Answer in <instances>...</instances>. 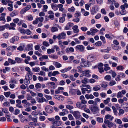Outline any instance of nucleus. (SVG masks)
<instances>
[{
  "label": "nucleus",
  "instance_id": "obj_50",
  "mask_svg": "<svg viewBox=\"0 0 128 128\" xmlns=\"http://www.w3.org/2000/svg\"><path fill=\"white\" fill-rule=\"evenodd\" d=\"M82 82L84 84H86L88 82V79L87 78H85L82 81Z\"/></svg>",
  "mask_w": 128,
  "mask_h": 128
},
{
  "label": "nucleus",
  "instance_id": "obj_26",
  "mask_svg": "<svg viewBox=\"0 0 128 128\" xmlns=\"http://www.w3.org/2000/svg\"><path fill=\"white\" fill-rule=\"evenodd\" d=\"M9 26L8 24H6L4 26H0V31L4 30L5 28H8Z\"/></svg>",
  "mask_w": 128,
  "mask_h": 128
},
{
  "label": "nucleus",
  "instance_id": "obj_10",
  "mask_svg": "<svg viewBox=\"0 0 128 128\" xmlns=\"http://www.w3.org/2000/svg\"><path fill=\"white\" fill-rule=\"evenodd\" d=\"M80 99L81 100V102L83 104H86L87 103V101L85 100V98L83 96H82L80 97Z\"/></svg>",
  "mask_w": 128,
  "mask_h": 128
},
{
  "label": "nucleus",
  "instance_id": "obj_3",
  "mask_svg": "<svg viewBox=\"0 0 128 128\" xmlns=\"http://www.w3.org/2000/svg\"><path fill=\"white\" fill-rule=\"evenodd\" d=\"M95 58L94 56L92 55H89L87 58V62L88 65L90 62H92L94 60Z\"/></svg>",
  "mask_w": 128,
  "mask_h": 128
},
{
  "label": "nucleus",
  "instance_id": "obj_18",
  "mask_svg": "<svg viewBox=\"0 0 128 128\" xmlns=\"http://www.w3.org/2000/svg\"><path fill=\"white\" fill-rule=\"evenodd\" d=\"M81 90L82 91V92L83 94H84L85 93L86 91H87V92L88 93H90L91 91L90 90H88L86 88H81Z\"/></svg>",
  "mask_w": 128,
  "mask_h": 128
},
{
  "label": "nucleus",
  "instance_id": "obj_7",
  "mask_svg": "<svg viewBox=\"0 0 128 128\" xmlns=\"http://www.w3.org/2000/svg\"><path fill=\"white\" fill-rule=\"evenodd\" d=\"M76 48L80 52H82L84 50V47L82 45H78L76 47Z\"/></svg>",
  "mask_w": 128,
  "mask_h": 128
},
{
  "label": "nucleus",
  "instance_id": "obj_43",
  "mask_svg": "<svg viewBox=\"0 0 128 128\" xmlns=\"http://www.w3.org/2000/svg\"><path fill=\"white\" fill-rule=\"evenodd\" d=\"M32 70L34 72H39L40 70V68L39 67H36L32 68Z\"/></svg>",
  "mask_w": 128,
  "mask_h": 128
},
{
  "label": "nucleus",
  "instance_id": "obj_56",
  "mask_svg": "<svg viewBox=\"0 0 128 128\" xmlns=\"http://www.w3.org/2000/svg\"><path fill=\"white\" fill-rule=\"evenodd\" d=\"M4 95L7 98H8L11 94L10 92H5L4 93Z\"/></svg>",
  "mask_w": 128,
  "mask_h": 128
},
{
  "label": "nucleus",
  "instance_id": "obj_22",
  "mask_svg": "<svg viewBox=\"0 0 128 128\" xmlns=\"http://www.w3.org/2000/svg\"><path fill=\"white\" fill-rule=\"evenodd\" d=\"M85 97L87 99H92L94 98V97L92 94L89 95L88 94L85 95Z\"/></svg>",
  "mask_w": 128,
  "mask_h": 128
},
{
  "label": "nucleus",
  "instance_id": "obj_2",
  "mask_svg": "<svg viewBox=\"0 0 128 128\" xmlns=\"http://www.w3.org/2000/svg\"><path fill=\"white\" fill-rule=\"evenodd\" d=\"M46 111L48 113H52L53 112V107L51 106L48 105L46 106L45 108Z\"/></svg>",
  "mask_w": 128,
  "mask_h": 128
},
{
  "label": "nucleus",
  "instance_id": "obj_5",
  "mask_svg": "<svg viewBox=\"0 0 128 128\" xmlns=\"http://www.w3.org/2000/svg\"><path fill=\"white\" fill-rule=\"evenodd\" d=\"M66 34L64 32H62L61 33L59 34L57 37V38L58 40L64 39L66 38Z\"/></svg>",
  "mask_w": 128,
  "mask_h": 128
},
{
  "label": "nucleus",
  "instance_id": "obj_9",
  "mask_svg": "<svg viewBox=\"0 0 128 128\" xmlns=\"http://www.w3.org/2000/svg\"><path fill=\"white\" fill-rule=\"evenodd\" d=\"M104 122L105 124H108V126L109 128H111L113 126L112 122H110L108 120H105L104 121Z\"/></svg>",
  "mask_w": 128,
  "mask_h": 128
},
{
  "label": "nucleus",
  "instance_id": "obj_49",
  "mask_svg": "<svg viewBox=\"0 0 128 128\" xmlns=\"http://www.w3.org/2000/svg\"><path fill=\"white\" fill-rule=\"evenodd\" d=\"M104 79L106 80L110 81L111 80V76L110 75H108L105 76Z\"/></svg>",
  "mask_w": 128,
  "mask_h": 128
},
{
  "label": "nucleus",
  "instance_id": "obj_52",
  "mask_svg": "<svg viewBox=\"0 0 128 128\" xmlns=\"http://www.w3.org/2000/svg\"><path fill=\"white\" fill-rule=\"evenodd\" d=\"M51 30L52 32H56L58 31V29L57 28L54 27L52 28Z\"/></svg>",
  "mask_w": 128,
  "mask_h": 128
},
{
  "label": "nucleus",
  "instance_id": "obj_34",
  "mask_svg": "<svg viewBox=\"0 0 128 128\" xmlns=\"http://www.w3.org/2000/svg\"><path fill=\"white\" fill-rule=\"evenodd\" d=\"M54 64L57 68H59L62 66L61 64L57 62H54Z\"/></svg>",
  "mask_w": 128,
  "mask_h": 128
},
{
  "label": "nucleus",
  "instance_id": "obj_35",
  "mask_svg": "<svg viewBox=\"0 0 128 128\" xmlns=\"http://www.w3.org/2000/svg\"><path fill=\"white\" fill-rule=\"evenodd\" d=\"M8 61L10 63L12 64H14L16 63V62L15 61L10 58L8 59Z\"/></svg>",
  "mask_w": 128,
  "mask_h": 128
},
{
  "label": "nucleus",
  "instance_id": "obj_55",
  "mask_svg": "<svg viewBox=\"0 0 128 128\" xmlns=\"http://www.w3.org/2000/svg\"><path fill=\"white\" fill-rule=\"evenodd\" d=\"M28 20L29 21H32L33 20V16L32 15H30L27 17Z\"/></svg>",
  "mask_w": 128,
  "mask_h": 128
},
{
  "label": "nucleus",
  "instance_id": "obj_37",
  "mask_svg": "<svg viewBox=\"0 0 128 128\" xmlns=\"http://www.w3.org/2000/svg\"><path fill=\"white\" fill-rule=\"evenodd\" d=\"M55 52L54 49H49L47 50V52L48 54H51L52 53H54Z\"/></svg>",
  "mask_w": 128,
  "mask_h": 128
},
{
  "label": "nucleus",
  "instance_id": "obj_51",
  "mask_svg": "<svg viewBox=\"0 0 128 128\" xmlns=\"http://www.w3.org/2000/svg\"><path fill=\"white\" fill-rule=\"evenodd\" d=\"M6 50L8 52H9L10 51L13 52L14 50L12 49L11 46H9L6 49Z\"/></svg>",
  "mask_w": 128,
  "mask_h": 128
},
{
  "label": "nucleus",
  "instance_id": "obj_53",
  "mask_svg": "<svg viewBox=\"0 0 128 128\" xmlns=\"http://www.w3.org/2000/svg\"><path fill=\"white\" fill-rule=\"evenodd\" d=\"M66 108L70 110H72L74 108V107L70 105H67L66 106Z\"/></svg>",
  "mask_w": 128,
  "mask_h": 128
},
{
  "label": "nucleus",
  "instance_id": "obj_64",
  "mask_svg": "<svg viewBox=\"0 0 128 128\" xmlns=\"http://www.w3.org/2000/svg\"><path fill=\"white\" fill-rule=\"evenodd\" d=\"M25 33L28 35H30L32 34V32L29 30L28 29L26 30Z\"/></svg>",
  "mask_w": 128,
  "mask_h": 128
},
{
  "label": "nucleus",
  "instance_id": "obj_17",
  "mask_svg": "<svg viewBox=\"0 0 128 128\" xmlns=\"http://www.w3.org/2000/svg\"><path fill=\"white\" fill-rule=\"evenodd\" d=\"M62 122L58 121H55L52 123V124L53 125H55L56 126H59L62 124Z\"/></svg>",
  "mask_w": 128,
  "mask_h": 128
},
{
  "label": "nucleus",
  "instance_id": "obj_33",
  "mask_svg": "<svg viewBox=\"0 0 128 128\" xmlns=\"http://www.w3.org/2000/svg\"><path fill=\"white\" fill-rule=\"evenodd\" d=\"M42 57L40 58L39 60L40 61H43L44 59H46L48 58V56L47 55H42Z\"/></svg>",
  "mask_w": 128,
  "mask_h": 128
},
{
  "label": "nucleus",
  "instance_id": "obj_4",
  "mask_svg": "<svg viewBox=\"0 0 128 128\" xmlns=\"http://www.w3.org/2000/svg\"><path fill=\"white\" fill-rule=\"evenodd\" d=\"M31 6L30 5H28L25 8H23L22 10L20 12L21 14H23L26 12L30 10L31 8Z\"/></svg>",
  "mask_w": 128,
  "mask_h": 128
},
{
  "label": "nucleus",
  "instance_id": "obj_8",
  "mask_svg": "<svg viewBox=\"0 0 128 128\" xmlns=\"http://www.w3.org/2000/svg\"><path fill=\"white\" fill-rule=\"evenodd\" d=\"M19 38L18 36H15L10 40V42L11 43H13L14 42L18 41Z\"/></svg>",
  "mask_w": 128,
  "mask_h": 128
},
{
  "label": "nucleus",
  "instance_id": "obj_63",
  "mask_svg": "<svg viewBox=\"0 0 128 128\" xmlns=\"http://www.w3.org/2000/svg\"><path fill=\"white\" fill-rule=\"evenodd\" d=\"M43 11L45 12H47V10L48 8V6L47 5H45L43 6Z\"/></svg>",
  "mask_w": 128,
  "mask_h": 128
},
{
  "label": "nucleus",
  "instance_id": "obj_16",
  "mask_svg": "<svg viewBox=\"0 0 128 128\" xmlns=\"http://www.w3.org/2000/svg\"><path fill=\"white\" fill-rule=\"evenodd\" d=\"M66 16V14H62L63 16L60 18L59 22L60 23H63L64 22L65 19L64 17Z\"/></svg>",
  "mask_w": 128,
  "mask_h": 128
},
{
  "label": "nucleus",
  "instance_id": "obj_32",
  "mask_svg": "<svg viewBox=\"0 0 128 128\" xmlns=\"http://www.w3.org/2000/svg\"><path fill=\"white\" fill-rule=\"evenodd\" d=\"M90 30L92 32V36L95 35V33L97 32L98 31V30L97 29H93L92 28L90 29Z\"/></svg>",
  "mask_w": 128,
  "mask_h": 128
},
{
  "label": "nucleus",
  "instance_id": "obj_1",
  "mask_svg": "<svg viewBox=\"0 0 128 128\" xmlns=\"http://www.w3.org/2000/svg\"><path fill=\"white\" fill-rule=\"evenodd\" d=\"M90 109L92 112L94 114L98 113L100 111V109L97 106H92Z\"/></svg>",
  "mask_w": 128,
  "mask_h": 128
},
{
  "label": "nucleus",
  "instance_id": "obj_47",
  "mask_svg": "<svg viewBox=\"0 0 128 128\" xmlns=\"http://www.w3.org/2000/svg\"><path fill=\"white\" fill-rule=\"evenodd\" d=\"M115 122H116L117 123L119 124H122V120L119 119H116L115 120Z\"/></svg>",
  "mask_w": 128,
  "mask_h": 128
},
{
  "label": "nucleus",
  "instance_id": "obj_14",
  "mask_svg": "<svg viewBox=\"0 0 128 128\" xmlns=\"http://www.w3.org/2000/svg\"><path fill=\"white\" fill-rule=\"evenodd\" d=\"M16 102L17 103L16 105V106L17 107L20 108H23V106L20 105V104L22 103V102L21 100H18L16 101Z\"/></svg>",
  "mask_w": 128,
  "mask_h": 128
},
{
  "label": "nucleus",
  "instance_id": "obj_28",
  "mask_svg": "<svg viewBox=\"0 0 128 128\" xmlns=\"http://www.w3.org/2000/svg\"><path fill=\"white\" fill-rule=\"evenodd\" d=\"M2 2L3 4L4 5H6L7 4L12 3V2L10 0H2Z\"/></svg>",
  "mask_w": 128,
  "mask_h": 128
},
{
  "label": "nucleus",
  "instance_id": "obj_57",
  "mask_svg": "<svg viewBox=\"0 0 128 128\" xmlns=\"http://www.w3.org/2000/svg\"><path fill=\"white\" fill-rule=\"evenodd\" d=\"M41 85L40 83L36 84L35 86L36 88L38 90L40 89L41 87Z\"/></svg>",
  "mask_w": 128,
  "mask_h": 128
},
{
  "label": "nucleus",
  "instance_id": "obj_23",
  "mask_svg": "<svg viewBox=\"0 0 128 128\" xmlns=\"http://www.w3.org/2000/svg\"><path fill=\"white\" fill-rule=\"evenodd\" d=\"M93 89L94 91H97L100 90L101 87L100 85H97L94 87L93 88Z\"/></svg>",
  "mask_w": 128,
  "mask_h": 128
},
{
  "label": "nucleus",
  "instance_id": "obj_6",
  "mask_svg": "<svg viewBox=\"0 0 128 128\" xmlns=\"http://www.w3.org/2000/svg\"><path fill=\"white\" fill-rule=\"evenodd\" d=\"M98 10V7L96 6H94L93 7L91 10V14H94L95 13H96Z\"/></svg>",
  "mask_w": 128,
  "mask_h": 128
},
{
  "label": "nucleus",
  "instance_id": "obj_25",
  "mask_svg": "<svg viewBox=\"0 0 128 128\" xmlns=\"http://www.w3.org/2000/svg\"><path fill=\"white\" fill-rule=\"evenodd\" d=\"M90 71L89 70H86L83 71V74H85V76L87 77H89L90 76V74H89Z\"/></svg>",
  "mask_w": 128,
  "mask_h": 128
},
{
  "label": "nucleus",
  "instance_id": "obj_40",
  "mask_svg": "<svg viewBox=\"0 0 128 128\" xmlns=\"http://www.w3.org/2000/svg\"><path fill=\"white\" fill-rule=\"evenodd\" d=\"M105 68L104 70L105 71H106L107 70H110V68L108 66V64H105L104 65Z\"/></svg>",
  "mask_w": 128,
  "mask_h": 128
},
{
  "label": "nucleus",
  "instance_id": "obj_48",
  "mask_svg": "<svg viewBox=\"0 0 128 128\" xmlns=\"http://www.w3.org/2000/svg\"><path fill=\"white\" fill-rule=\"evenodd\" d=\"M124 69V67L122 66H119L116 68V69L118 70H122Z\"/></svg>",
  "mask_w": 128,
  "mask_h": 128
},
{
  "label": "nucleus",
  "instance_id": "obj_13",
  "mask_svg": "<svg viewBox=\"0 0 128 128\" xmlns=\"http://www.w3.org/2000/svg\"><path fill=\"white\" fill-rule=\"evenodd\" d=\"M6 15V14L3 13L1 14V16L0 17V21H4V22H6L5 16Z\"/></svg>",
  "mask_w": 128,
  "mask_h": 128
},
{
  "label": "nucleus",
  "instance_id": "obj_15",
  "mask_svg": "<svg viewBox=\"0 0 128 128\" xmlns=\"http://www.w3.org/2000/svg\"><path fill=\"white\" fill-rule=\"evenodd\" d=\"M78 27L77 26H74L72 28V29L74 30V32L76 34H78L79 32V30L78 29Z\"/></svg>",
  "mask_w": 128,
  "mask_h": 128
},
{
  "label": "nucleus",
  "instance_id": "obj_30",
  "mask_svg": "<svg viewBox=\"0 0 128 128\" xmlns=\"http://www.w3.org/2000/svg\"><path fill=\"white\" fill-rule=\"evenodd\" d=\"M105 118L106 119H109L110 121H112L114 118L113 116H112L110 115H107L105 116Z\"/></svg>",
  "mask_w": 128,
  "mask_h": 128
},
{
  "label": "nucleus",
  "instance_id": "obj_31",
  "mask_svg": "<svg viewBox=\"0 0 128 128\" xmlns=\"http://www.w3.org/2000/svg\"><path fill=\"white\" fill-rule=\"evenodd\" d=\"M33 45L32 44H28L27 46L26 50L28 51L32 49Z\"/></svg>",
  "mask_w": 128,
  "mask_h": 128
},
{
  "label": "nucleus",
  "instance_id": "obj_45",
  "mask_svg": "<svg viewBox=\"0 0 128 128\" xmlns=\"http://www.w3.org/2000/svg\"><path fill=\"white\" fill-rule=\"evenodd\" d=\"M25 70L26 71H27L31 75L32 74V73L31 71V70L30 68L28 67H26L25 68Z\"/></svg>",
  "mask_w": 128,
  "mask_h": 128
},
{
  "label": "nucleus",
  "instance_id": "obj_29",
  "mask_svg": "<svg viewBox=\"0 0 128 128\" xmlns=\"http://www.w3.org/2000/svg\"><path fill=\"white\" fill-rule=\"evenodd\" d=\"M101 86L102 88L106 89L108 86V83L106 82H103L101 84Z\"/></svg>",
  "mask_w": 128,
  "mask_h": 128
},
{
  "label": "nucleus",
  "instance_id": "obj_59",
  "mask_svg": "<svg viewBox=\"0 0 128 128\" xmlns=\"http://www.w3.org/2000/svg\"><path fill=\"white\" fill-rule=\"evenodd\" d=\"M102 42L101 41H98L96 43L95 45L97 46H101L102 45Z\"/></svg>",
  "mask_w": 128,
  "mask_h": 128
},
{
  "label": "nucleus",
  "instance_id": "obj_61",
  "mask_svg": "<svg viewBox=\"0 0 128 128\" xmlns=\"http://www.w3.org/2000/svg\"><path fill=\"white\" fill-rule=\"evenodd\" d=\"M3 105L4 106L6 107L10 106V103L8 102H4L3 104Z\"/></svg>",
  "mask_w": 128,
  "mask_h": 128
},
{
  "label": "nucleus",
  "instance_id": "obj_39",
  "mask_svg": "<svg viewBox=\"0 0 128 128\" xmlns=\"http://www.w3.org/2000/svg\"><path fill=\"white\" fill-rule=\"evenodd\" d=\"M15 61L18 63L19 64L21 63L22 62V60L19 58H15Z\"/></svg>",
  "mask_w": 128,
  "mask_h": 128
},
{
  "label": "nucleus",
  "instance_id": "obj_44",
  "mask_svg": "<svg viewBox=\"0 0 128 128\" xmlns=\"http://www.w3.org/2000/svg\"><path fill=\"white\" fill-rule=\"evenodd\" d=\"M48 85L50 84L52 85V86H51V87L53 89H54L55 88V86H56V84L54 82H50L48 83Z\"/></svg>",
  "mask_w": 128,
  "mask_h": 128
},
{
  "label": "nucleus",
  "instance_id": "obj_21",
  "mask_svg": "<svg viewBox=\"0 0 128 128\" xmlns=\"http://www.w3.org/2000/svg\"><path fill=\"white\" fill-rule=\"evenodd\" d=\"M62 111V112H61L59 113V115L60 116H64L66 114V112H68V111L66 109H63Z\"/></svg>",
  "mask_w": 128,
  "mask_h": 128
},
{
  "label": "nucleus",
  "instance_id": "obj_27",
  "mask_svg": "<svg viewBox=\"0 0 128 128\" xmlns=\"http://www.w3.org/2000/svg\"><path fill=\"white\" fill-rule=\"evenodd\" d=\"M51 6L52 8L54 11H56L58 10V6H57L56 4H51Z\"/></svg>",
  "mask_w": 128,
  "mask_h": 128
},
{
  "label": "nucleus",
  "instance_id": "obj_46",
  "mask_svg": "<svg viewBox=\"0 0 128 128\" xmlns=\"http://www.w3.org/2000/svg\"><path fill=\"white\" fill-rule=\"evenodd\" d=\"M110 98H108L106 100H104V102L105 104H107L110 102Z\"/></svg>",
  "mask_w": 128,
  "mask_h": 128
},
{
  "label": "nucleus",
  "instance_id": "obj_38",
  "mask_svg": "<svg viewBox=\"0 0 128 128\" xmlns=\"http://www.w3.org/2000/svg\"><path fill=\"white\" fill-rule=\"evenodd\" d=\"M18 14V12L16 11H14L10 14L11 17H14L17 16Z\"/></svg>",
  "mask_w": 128,
  "mask_h": 128
},
{
  "label": "nucleus",
  "instance_id": "obj_42",
  "mask_svg": "<svg viewBox=\"0 0 128 128\" xmlns=\"http://www.w3.org/2000/svg\"><path fill=\"white\" fill-rule=\"evenodd\" d=\"M84 60L83 59H82V60ZM86 62V61H84V60L82 61V62L80 64V65L81 66L83 67H86L87 66V65H85L84 64Z\"/></svg>",
  "mask_w": 128,
  "mask_h": 128
},
{
  "label": "nucleus",
  "instance_id": "obj_12",
  "mask_svg": "<svg viewBox=\"0 0 128 128\" xmlns=\"http://www.w3.org/2000/svg\"><path fill=\"white\" fill-rule=\"evenodd\" d=\"M37 101L38 103H43L46 101V100L44 97L38 98L37 99Z\"/></svg>",
  "mask_w": 128,
  "mask_h": 128
},
{
  "label": "nucleus",
  "instance_id": "obj_36",
  "mask_svg": "<svg viewBox=\"0 0 128 128\" xmlns=\"http://www.w3.org/2000/svg\"><path fill=\"white\" fill-rule=\"evenodd\" d=\"M73 115L76 118L78 117L80 115V113L78 111L74 112H73Z\"/></svg>",
  "mask_w": 128,
  "mask_h": 128
},
{
  "label": "nucleus",
  "instance_id": "obj_58",
  "mask_svg": "<svg viewBox=\"0 0 128 128\" xmlns=\"http://www.w3.org/2000/svg\"><path fill=\"white\" fill-rule=\"evenodd\" d=\"M114 24L116 27H118L119 26V23L116 20H115L114 22Z\"/></svg>",
  "mask_w": 128,
  "mask_h": 128
},
{
  "label": "nucleus",
  "instance_id": "obj_41",
  "mask_svg": "<svg viewBox=\"0 0 128 128\" xmlns=\"http://www.w3.org/2000/svg\"><path fill=\"white\" fill-rule=\"evenodd\" d=\"M116 82L114 80L111 81L109 83V85L110 86H112L116 84Z\"/></svg>",
  "mask_w": 128,
  "mask_h": 128
},
{
  "label": "nucleus",
  "instance_id": "obj_24",
  "mask_svg": "<svg viewBox=\"0 0 128 128\" xmlns=\"http://www.w3.org/2000/svg\"><path fill=\"white\" fill-rule=\"evenodd\" d=\"M63 6V5L61 4H59L58 5V7L59 8L60 11L63 12L64 11V9Z\"/></svg>",
  "mask_w": 128,
  "mask_h": 128
},
{
  "label": "nucleus",
  "instance_id": "obj_62",
  "mask_svg": "<svg viewBox=\"0 0 128 128\" xmlns=\"http://www.w3.org/2000/svg\"><path fill=\"white\" fill-rule=\"evenodd\" d=\"M123 97V95L120 92H119L117 94V98H122Z\"/></svg>",
  "mask_w": 128,
  "mask_h": 128
},
{
  "label": "nucleus",
  "instance_id": "obj_60",
  "mask_svg": "<svg viewBox=\"0 0 128 128\" xmlns=\"http://www.w3.org/2000/svg\"><path fill=\"white\" fill-rule=\"evenodd\" d=\"M81 29L82 31L84 32H86L88 30V28L86 26L81 27Z\"/></svg>",
  "mask_w": 128,
  "mask_h": 128
},
{
  "label": "nucleus",
  "instance_id": "obj_11",
  "mask_svg": "<svg viewBox=\"0 0 128 128\" xmlns=\"http://www.w3.org/2000/svg\"><path fill=\"white\" fill-rule=\"evenodd\" d=\"M83 104L81 102H78L76 104V106L78 108L80 109H82L84 107V106H86V105H83Z\"/></svg>",
  "mask_w": 128,
  "mask_h": 128
},
{
  "label": "nucleus",
  "instance_id": "obj_20",
  "mask_svg": "<svg viewBox=\"0 0 128 128\" xmlns=\"http://www.w3.org/2000/svg\"><path fill=\"white\" fill-rule=\"evenodd\" d=\"M32 78V76L29 74H27L26 76L25 80H26L30 81Z\"/></svg>",
  "mask_w": 128,
  "mask_h": 128
},
{
  "label": "nucleus",
  "instance_id": "obj_54",
  "mask_svg": "<svg viewBox=\"0 0 128 128\" xmlns=\"http://www.w3.org/2000/svg\"><path fill=\"white\" fill-rule=\"evenodd\" d=\"M38 74L39 75L42 76H45L46 75L45 73L43 71H40Z\"/></svg>",
  "mask_w": 128,
  "mask_h": 128
},
{
  "label": "nucleus",
  "instance_id": "obj_19",
  "mask_svg": "<svg viewBox=\"0 0 128 128\" xmlns=\"http://www.w3.org/2000/svg\"><path fill=\"white\" fill-rule=\"evenodd\" d=\"M66 52L67 53L70 52H74V49L72 47L68 48L66 49Z\"/></svg>",
  "mask_w": 128,
  "mask_h": 128
}]
</instances>
